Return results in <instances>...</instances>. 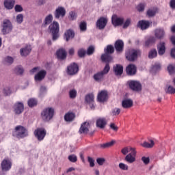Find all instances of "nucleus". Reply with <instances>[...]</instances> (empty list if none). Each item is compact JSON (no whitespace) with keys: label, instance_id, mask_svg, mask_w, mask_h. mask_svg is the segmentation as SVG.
I'll return each instance as SVG.
<instances>
[{"label":"nucleus","instance_id":"obj_1","mask_svg":"<svg viewBox=\"0 0 175 175\" xmlns=\"http://www.w3.org/2000/svg\"><path fill=\"white\" fill-rule=\"evenodd\" d=\"M12 136L17 139H24V137L28 136V130L23 126L18 125L12 131Z\"/></svg>","mask_w":175,"mask_h":175},{"label":"nucleus","instance_id":"obj_2","mask_svg":"<svg viewBox=\"0 0 175 175\" xmlns=\"http://www.w3.org/2000/svg\"><path fill=\"white\" fill-rule=\"evenodd\" d=\"M142 55V51L140 49H128L126 51L125 56L127 61L130 62H133L137 59V57Z\"/></svg>","mask_w":175,"mask_h":175},{"label":"nucleus","instance_id":"obj_3","mask_svg":"<svg viewBox=\"0 0 175 175\" xmlns=\"http://www.w3.org/2000/svg\"><path fill=\"white\" fill-rule=\"evenodd\" d=\"M49 28L51 33H52L53 40H57L58 38H59V24L58 23V22L53 21V23L49 25Z\"/></svg>","mask_w":175,"mask_h":175},{"label":"nucleus","instance_id":"obj_4","mask_svg":"<svg viewBox=\"0 0 175 175\" xmlns=\"http://www.w3.org/2000/svg\"><path fill=\"white\" fill-rule=\"evenodd\" d=\"M110 72V65L107 63L104 67L103 70L100 72H97L94 75V79L96 81H102L105 75H107Z\"/></svg>","mask_w":175,"mask_h":175},{"label":"nucleus","instance_id":"obj_5","mask_svg":"<svg viewBox=\"0 0 175 175\" xmlns=\"http://www.w3.org/2000/svg\"><path fill=\"white\" fill-rule=\"evenodd\" d=\"M13 30V25L12 22L9 19H5L3 22L1 32L3 35H8V33H10Z\"/></svg>","mask_w":175,"mask_h":175},{"label":"nucleus","instance_id":"obj_6","mask_svg":"<svg viewBox=\"0 0 175 175\" xmlns=\"http://www.w3.org/2000/svg\"><path fill=\"white\" fill-rule=\"evenodd\" d=\"M66 73L68 76H75L79 73V65L76 63H71L67 66Z\"/></svg>","mask_w":175,"mask_h":175},{"label":"nucleus","instance_id":"obj_7","mask_svg":"<svg viewBox=\"0 0 175 175\" xmlns=\"http://www.w3.org/2000/svg\"><path fill=\"white\" fill-rule=\"evenodd\" d=\"M129 87L132 91H135V92H139L142 91V83L137 81H128Z\"/></svg>","mask_w":175,"mask_h":175},{"label":"nucleus","instance_id":"obj_8","mask_svg":"<svg viewBox=\"0 0 175 175\" xmlns=\"http://www.w3.org/2000/svg\"><path fill=\"white\" fill-rule=\"evenodd\" d=\"M85 102L87 103V105H89L91 110H95V96H94V94L90 93L87 94L85 96Z\"/></svg>","mask_w":175,"mask_h":175},{"label":"nucleus","instance_id":"obj_9","mask_svg":"<svg viewBox=\"0 0 175 175\" xmlns=\"http://www.w3.org/2000/svg\"><path fill=\"white\" fill-rule=\"evenodd\" d=\"M131 153H129L125 157L124 161L127 162V163H133L136 161V149L131 148Z\"/></svg>","mask_w":175,"mask_h":175},{"label":"nucleus","instance_id":"obj_10","mask_svg":"<svg viewBox=\"0 0 175 175\" xmlns=\"http://www.w3.org/2000/svg\"><path fill=\"white\" fill-rule=\"evenodd\" d=\"M106 25H107V18L106 17H100L96 21V27L98 29H105Z\"/></svg>","mask_w":175,"mask_h":175},{"label":"nucleus","instance_id":"obj_11","mask_svg":"<svg viewBox=\"0 0 175 175\" xmlns=\"http://www.w3.org/2000/svg\"><path fill=\"white\" fill-rule=\"evenodd\" d=\"M3 172H9L12 169V161L9 159H3L1 163Z\"/></svg>","mask_w":175,"mask_h":175},{"label":"nucleus","instance_id":"obj_12","mask_svg":"<svg viewBox=\"0 0 175 175\" xmlns=\"http://www.w3.org/2000/svg\"><path fill=\"white\" fill-rule=\"evenodd\" d=\"M111 22L114 27H120L124 24V18L118 17L117 15H113Z\"/></svg>","mask_w":175,"mask_h":175},{"label":"nucleus","instance_id":"obj_13","mask_svg":"<svg viewBox=\"0 0 175 175\" xmlns=\"http://www.w3.org/2000/svg\"><path fill=\"white\" fill-rule=\"evenodd\" d=\"M115 50L118 54H121L124 51V41L122 40H118L114 44Z\"/></svg>","mask_w":175,"mask_h":175},{"label":"nucleus","instance_id":"obj_14","mask_svg":"<svg viewBox=\"0 0 175 175\" xmlns=\"http://www.w3.org/2000/svg\"><path fill=\"white\" fill-rule=\"evenodd\" d=\"M14 111L15 114H21L24 111V104L21 102H17L14 105Z\"/></svg>","mask_w":175,"mask_h":175},{"label":"nucleus","instance_id":"obj_15","mask_svg":"<svg viewBox=\"0 0 175 175\" xmlns=\"http://www.w3.org/2000/svg\"><path fill=\"white\" fill-rule=\"evenodd\" d=\"M66 14V10L64 7H58L55 11V18H59V17H65Z\"/></svg>","mask_w":175,"mask_h":175},{"label":"nucleus","instance_id":"obj_16","mask_svg":"<svg viewBox=\"0 0 175 175\" xmlns=\"http://www.w3.org/2000/svg\"><path fill=\"white\" fill-rule=\"evenodd\" d=\"M45 122L50 121L54 117V109L51 107L46 108L44 111Z\"/></svg>","mask_w":175,"mask_h":175},{"label":"nucleus","instance_id":"obj_17","mask_svg":"<svg viewBox=\"0 0 175 175\" xmlns=\"http://www.w3.org/2000/svg\"><path fill=\"white\" fill-rule=\"evenodd\" d=\"M108 98H109V96L107 94V91L106 90H102L101 92H100L97 96V99L98 102H100V103L106 102Z\"/></svg>","mask_w":175,"mask_h":175},{"label":"nucleus","instance_id":"obj_18","mask_svg":"<svg viewBox=\"0 0 175 175\" xmlns=\"http://www.w3.org/2000/svg\"><path fill=\"white\" fill-rule=\"evenodd\" d=\"M157 51L159 55H163L166 52V44L163 41H161L157 44Z\"/></svg>","mask_w":175,"mask_h":175},{"label":"nucleus","instance_id":"obj_19","mask_svg":"<svg viewBox=\"0 0 175 175\" xmlns=\"http://www.w3.org/2000/svg\"><path fill=\"white\" fill-rule=\"evenodd\" d=\"M34 135L40 142L43 140V139H44V129H37L34 131Z\"/></svg>","mask_w":175,"mask_h":175},{"label":"nucleus","instance_id":"obj_20","mask_svg":"<svg viewBox=\"0 0 175 175\" xmlns=\"http://www.w3.org/2000/svg\"><path fill=\"white\" fill-rule=\"evenodd\" d=\"M165 30L163 29L158 28L154 30V38L156 39H163L165 38Z\"/></svg>","mask_w":175,"mask_h":175},{"label":"nucleus","instance_id":"obj_21","mask_svg":"<svg viewBox=\"0 0 175 175\" xmlns=\"http://www.w3.org/2000/svg\"><path fill=\"white\" fill-rule=\"evenodd\" d=\"M136 66L133 64H129V66H126V74L129 76H134V75H136Z\"/></svg>","mask_w":175,"mask_h":175},{"label":"nucleus","instance_id":"obj_22","mask_svg":"<svg viewBox=\"0 0 175 175\" xmlns=\"http://www.w3.org/2000/svg\"><path fill=\"white\" fill-rule=\"evenodd\" d=\"M107 124V120L105 118H100L96 120V126L100 128V129H103L106 127Z\"/></svg>","mask_w":175,"mask_h":175},{"label":"nucleus","instance_id":"obj_23","mask_svg":"<svg viewBox=\"0 0 175 175\" xmlns=\"http://www.w3.org/2000/svg\"><path fill=\"white\" fill-rule=\"evenodd\" d=\"M31 50L32 49L31 48V46L27 45L24 48L21 49L20 54L21 57H27V55H29Z\"/></svg>","mask_w":175,"mask_h":175},{"label":"nucleus","instance_id":"obj_24","mask_svg":"<svg viewBox=\"0 0 175 175\" xmlns=\"http://www.w3.org/2000/svg\"><path fill=\"white\" fill-rule=\"evenodd\" d=\"M122 106L123 109H130L133 106V100L130 98H126L122 100Z\"/></svg>","mask_w":175,"mask_h":175},{"label":"nucleus","instance_id":"obj_25","mask_svg":"<svg viewBox=\"0 0 175 175\" xmlns=\"http://www.w3.org/2000/svg\"><path fill=\"white\" fill-rule=\"evenodd\" d=\"M113 72L116 76H121L124 72V67L120 64H116L113 66Z\"/></svg>","mask_w":175,"mask_h":175},{"label":"nucleus","instance_id":"obj_26","mask_svg":"<svg viewBox=\"0 0 175 175\" xmlns=\"http://www.w3.org/2000/svg\"><path fill=\"white\" fill-rule=\"evenodd\" d=\"M44 79V70H42L39 71L35 76H34V80L36 83H39L42 81Z\"/></svg>","mask_w":175,"mask_h":175},{"label":"nucleus","instance_id":"obj_27","mask_svg":"<svg viewBox=\"0 0 175 175\" xmlns=\"http://www.w3.org/2000/svg\"><path fill=\"white\" fill-rule=\"evenodd\" d=\"M56 55L58 59H66V51L64 49H60L57 51Z\"/></svg>","mask_w":175,"mask_h":175},{"label":"nucleus","instance_id":"obj_28","mask_svg":"<svg viewBox=\"0 0 175 175\" xmlns=\"http://www.w3.org/2000/svg\"><path fill=\"white\" fill-rule=\"evenodd\" d=\"M137 27L144 31L150 27V23L147 21H139Z\"/></svg>","mask_w":175,"mask_h":175},{"label":"nucleus","instance_id":"obj_29","mask_svg":"<svg viewBox=\"0 0 175 175\" xmlns=\"http://www.w3.org/2000/svg\"><path fill=\"white\" fill-rule=\"evenodd\" d=\"M88 128H90V123L85 122L79 129V133H88Z\"/></svg>","mask_w":175,"mask_h":175},{"label":"nucleus","instance_id":"obj_30","mask_svg":"<svg viewBox=\"0 0 175 175\" xmlns=\"http://www.w3.org/2000/svg\"><path fill=\"white\" fill-rule=\"evenodd\" d=\"M101 60L103 62H107L109 64V62H111V61H113V57H111V55L105 53L101 55Z\"/></svg>","mask_w":175,"mask_h":175},{"label":"nucleus","instance_id":"obj_31","mask_svg":"<svg viewBox=\"0 0 175 175\" xmlns=\"http://www.w3.org/2000/svg\"><path fill=\"white\" fill-rule=\"evenodd\" d=\"M14 0H5L4 1V6L6 9H8L9 10H12L13 8H14Z\"/></svg>","mask_w":175,"mask_h":175},{"label":"nucleus","instance_id":"obj_32","mask_svg":"<svg viewBox=\"0 0 175 175\" xmlns=\"http://www.w3.org/2000/svg\"><path fill=\"white\" fill-rule=\"evenodd\" d=\"M155 42H157V38L154 36H150L146 40L145 46L146 47H150L154 44Z\"/></svg>","mask_w":175,"mask_h":175},{"label":"nucleus","instance_id":"obj_33","mask_svg":"<svg viewBox=\"0 0 175 175\" xmlns=\"http://www.w3.org/2000/svg\"><path fill=\"white\" fill-rule=\"evenodd\" d=\"M64 35L66 42H68V40H70V39H73V38H75V31L71 29H68L65 32Z\"/></svg>","mask_w":175,"mask_h":175},{"label":"nucleus","instance_id":"obj_34","mask_svg":"<svg viewBox=\"0 0 175 175\" xmlns=\"http://www.w3.org/2000/svg\"><path fill=\"white\" fill-rule=\"evenodd\" d=\"M27 105L29 107H35V106H38V100L36 98H29L27 101Z\"/></svg>","mask_w":175,"mask_h":175},{"label":"nucleus","instance_id":"obj_35","mask_svg":"<svg viewBox=\"0 0 175 175\" xmlns=\"http://www.w3.org/2000/svg\"><path fill=\"white\" fill-rule=\"evenodd\" d=\"M157 56H158V52L155 49H151L149 51L148 55L150 59H153V58H157Z\"/></svg>","mask_w":175,"mask_h":175},{"label":"nucleus","instance_id":"obj_36","mask_svg":"<svg viewBox=\"0 0 175 175\" xmlns=\"http://www.w3.org/2000/svg\"><path fill=\"white\" fill-rule=\"evenodd\" d=\"M165 91L166 94H170L171 95H173L175 93V88L172 85H167Z\"/></svg>","mask_w":175,"mask_h":175},{"label":"nucleus","instance_id":"obj_37","mask_svg":"<svg viewBox=\"0 0 175 175\" xmlns=\"http://www.w3.org/2000/svg\"><path fill=\"white\" fill-rule=\"evenodd\" d=\"M65 121L68 122H70V121H73L75 120V113H68L64 116Z\"/></svg>","mask_w":175,"mask_h":175},{"label":"nucleus","instance_id":"obj_38","mask_svg":"<svg viewBox=\"0 0 175 175\" xmlns=\"http://www.w3.org/2000/svg\"><path fill=\"white\" fill-rule=\"evenodd\" d=\"M155 143L152 139L150 140V143H148L147 142H144L143 144H141V146L142 147H144V148H152L154 147Z\"/></svg>","mask_w":175,"mask_h":175},{"label":"nucleus","instance_id":"obj_39","mask_svg":"<svg viewBox=\"0 0 175 175\" xmlns=\"http://www.w3.org/2000/svg\"><path fill=\"white\" fill-rule=\"evenodd\" d=\"M104 53L109 55L113 54V53H114V46L111 44L107 45V47L104 49Z\"/></svg>","mask_w":175,"mask_h":175},{"label":"nucleus","instance_id":"obj_40","mask_svg":"<svg viewBox=\"0 0 175 175\" xmlns=\"http://www.w3.org/2000/svg\"><path fill=\"white\" fill-rule=\"evenodd\" d=\"M116 143V141L112 140L109 142H107L105 144H103L100 145V147L102 148H109V147H111V146H113L114 144Z\"/></svg>","mask_w":175,"mask_h":175},{"label":"nucleus","instance_id":"obj_41","mask_svg":"<svg viewBox=\"0 0 175 175\" xmlns=\"http://www.w3.org/2000/svg\"><path fill=\"white\" fill-rule=\"evenodd\" d=\"M79 28L81 32H85V31H87V23L85 21L81 22Z\"/></svg>","mask_w":175,"mask_h":175},{"label":"nucleus","instance_id":"obj_42","mask_svg":"<svg viewBox=\"0 0 175 175\" xmlns=\"http://www.w3.org/2000/svg\"><path fill=\"white\" fill-rule=\"evenodd\" d=\"M69 96L70 99H75L77 96V91L75 89L69 91Z\"/></svg>","mask_w":175,"mask_h":175},{"label":"nucleus","instance_id":"obj_43","mask_svg":"<svg viewBox=\"0 0 175 175\" xmlns=\"http://www.w3.org/2000/svg\"><path fill=\"white\" fill-rule=\"evenodd\" d=\"M95 53V46L94 45H91L88 48V50L86 51V54L88 55H92Z\"/></svg>","mask_w":175,"mask_h":175},{"label":"nucleus","instance_id":"obj_44","mask_svg":"<svg viewBox=\"0 0 175 175\" xmlns=\"http://www.w3.org/2000/svg\"><path fill=\"white\" fill-rule=\"evenodd\" d=\"M155 14H157V8L150 9L147 11V16L148 17H154Z\"/></svg>","mask_w":175,"mask_h":175},{"label":"nucleus","instance_id":"obj_45","mask_svg":"<svg viewBox=\"0 0 175 175\" xmlns=\"http://www.w3.org/2000/svg\"><path fill=\"white\" fill-rule=\"evenodd\" d=\"M85 54H87V51L84 49H80L78 51V56L79 58H83V57H85Z\"/></svg>","mask_w":175,"mask_h":175},{"label":"nucleus","instance_id":"obj_46","mask_svg":"<svg viewBox=\"0 0 175 175\" xmlns=\"http://www.w3.org/2000/svg\"><path fill=\"white\" fill-rule=\"evenodd\" d=\"M68 159L70 162L75 163V162H77V156L76 154H70L68 157Z\"/></svg>","mask_w":175,"mask_h":175},{"label":"nucleus","instance_id":"obj_47","mask_svg":"<svg viewBox=\"0 0 175 175\" xmlns=\"http://www.w3.org/2000/svg\"><path fill=\"white\" fill-rule=\"evenodd\" d=\"M14 72L16 75H23V73H24V69L21 66H18L15 68Z\"/></svg>","mask_w":175,"mask_h":175},{"label":"nucleus","instance_id":"obj_48","mask_svg":"<svg viewBox=\"0 0 175 175\" xmlns=\"http://www.w3.org/2000/svg\"><path fill=\"white\" fill-rule=\"evenodd\" d=\"M131 148H135L132 147H124L122 149L121 152L123 155H126L129 152H131Z\"/></svg>","mask_w":175,"mask_h":175},{"label":"nucleus","instance_id":"obj_49","mask_svg":"<svg viewBox=\"0 0 175 175\" xmlns=\"http://www.w3.org/2000/svg\"><path fill=\"white\" fill-rule=\"evenodd\" d=\"M121 113V109L120 108H114L111 110V116H118Z\"/></svg>","mask_w":175,"mask_h":175},{"label":"nucleus","instance_id":"obj_50","mask_svg":"<svg viewBox=\"0 0 175 175\" xmlns=\"http://www.w3.org/2000/svg\"><path fill=\"white\" fill-rule=\"evenodd\" d=\"M24 21V16L22 14H19L16 16V23L21 24Z\"/></svg>","mask_w":175,"mask_h":175},{"label":"nucleus","instance_id":"obj_51","mask_svg":"<svg viewBox=\"0 0 175 175\" xmlns=\"http://www.w3.org/2000/svg\"><path fill=\"white\" fill-rule=\"evenodd\" d=\"M167 70L170 75H173L175 72V66L173 64H170L167 67Z\"/></svg>","mask_w":175,"mask_h":175},{"label":"nucleus","instance_id":"obj_52","mask_svg":"<svg viewBox=\"0 0 175 175\" xmlns=\"http://www.w3.org/2000/svg\"><path fill=\"white\" fill-rule=\"evenodd\" d=\"M53 21V15L49 14L45 18V24H50Z\"/></svg>","mask_w":175,"mask_h":175},{"label":"nucleus","instance_id":"obj_53","mask_svg":"<svg viewBox=\"0 0 175 175\" xmlns=\"http://www.w3.org/2000/svg\"><path fill=\"white\" fill-rule=\"evenodd\" d=\"M88 161L90 163V167H94V166H95V160H94L91 157H88Z\"/></svg>","mask_w":175,"mask_h":175},{"label":"nucleus","instance_id":"obj_54","mask_svg":"<svg viewBox=\"0 0 175 175\" xmlns=\"http://www.w3.org/2000/svg\"><path fill=\"white\" fill-rule=\"evenodd\" d=\"M96 162L98 165L102 166L105 163V162H106V159H105V158H98L96 159Z\"/></svg>","mask_w":175,"mask_h":175},{"label":"nucleus","instance_id":"obj_55","mask_svg":"<svg viewBox=\"0 0 175 175\" xmlns=\"http://www.w3.org/2000/svg\"><path fill=\"white\" fill-rule=\"evenodd\" d=\"M144 8H146V5L144 3H139L137 6V10L138 12H144Z\"/></svg>","mask_w":175,"mask_h":175},{"label":"nucleus","instance_id":"obj_56","mask_svg":"<svg viewBox=\"0 0 175 175\" xmlns=\"http://www.w3.org/2000/svg\"><path fill=\"white\" fill-rule=\"evenodd\" d=\"M119 167L122 170H128V169H129L128 165H126L124 163H119Z\"/></svg>","mask_w":175,"mask_h":175},{"label":"nucleus","instance_id":"obj_57","mask_svg":"<svg viewBox=\"0 0 175 175\" xmlns=\"http://www.w3.org/2000/svg\"><path fill=\"white\" fill-rule=\"evenodd\" d=\"M69 16H70V20L73 21V20H76V18H77V15L76 14V12H70L69 13Z\"/></svg>","mask_w":175,"mask_h":175},{"label":"nucleus","instance_id":"obj_58","mask_svg":"<svg viewBox=\"0 0 175 175\" xmlns=\"http://www.w3.org/2000/svg\"><path fill=\"white\" fill-rule=\"evenodd\" d=\"M5 62H7L8 64H12L14 61V59H13L12 57L10 56H7L5 58Z\"/></svg>","mask_w":175,"mask_h":175},{"label":"nucleus","instance_id":"obj_59","mask_svg":"<svg viewBox=\"0 0 175 175\" xmlns=\"http://www.w3.org/2000/svg\"><path fill=\"white\" fill-rule=\"evenodd\" d=\"M3 94L5 95V96H8L12 94V90H10V88H5L3 90Z\"/></svg>","mask_w":175,"mask_h":175},{"label":"nucleus","instance_id":"obj_60","mask_svg":"<svg viewBox=\"0 0 175 175\" xmlns=\"http://www.w3.org/2000/svg\"><path fill=\"white\" fill-rule=\"evenodd\" d=\"M129 25H131V18H127L123 22V28H128Z\"/></svg>","mask_w":175,"mask_h":175},{"label":"nucleus","instance_id":"obj_61","mask_svg":"<svg viewBox=\"0 0 175 175\" xmlns=\"http://www.w3.org/2000/svg\"><path fill=\"white\" fill-rule=\"evenodd\" d=\"M142 161L145 165H148L150 163V157H142Z\"/></svg>","mask_w":175,"mask_h":175},{"label":"nucleus","instance_id":"obj_62","mask_svg":"<svg viewBox=\"0 0 175 175\" xmlns=\"http://www.w3.org/2000/svg\"><path fill=\"white\" fill-rule=\"evenodd\" d=\"M14 9L16 13H20L23 12V7L20 5H16Z\"/></svg>","mask_w":175,"mask_h":175},{"label":"nucleus","instance_id":"obj_63","mask_svg":"<svg viewBox=\"0 0 175 175\" xmlns=\"http://www.w3.org/2000/svg\"><path fill=\"white\" fill-rule=\"evenodd\" d=\"M40 70V68L39 67H34L33 69L30 70L31 75H33L35 73H38Z\"/></svg>","mask_w":175,"mask_h":175},{"label":"nucleus","instance_id":"obj_64","mask_svg":"<svg viewBox=\"0 0 175 175\" xmlns=\"http://www.w3.org/2000/svg\"><path fill=\"white\" fill-rule=\"evenodd\" d=\"M171 9H175V0H171L170 2Z\"/></svg>","mask_w":175,"mask_h":175}]
</instances>
